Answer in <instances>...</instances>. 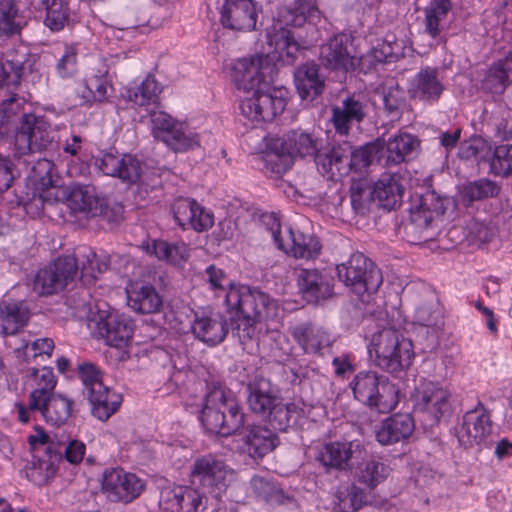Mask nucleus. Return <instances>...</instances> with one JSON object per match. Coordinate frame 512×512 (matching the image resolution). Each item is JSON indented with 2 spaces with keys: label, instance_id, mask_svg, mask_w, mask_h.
<instances>
[{
  "label": "nucleus",
  "instance_id": "nucleus-34",
  "mask_svg": "<svg viewBox=\"0 0 512 512\" xmlns=\"http://www.w3.org/2000/svg\"><path fill=\"white\" fill-rule=\"evenodd\" d=\"M365 117L364 105L354 96L347 97L342 106L332 108L331 121L336 133L347 135L353 122H361Z\"/></svg>",
  "mask_w": 512,
  "mask_h": 512
},
{
  "label": "nucleus",
  "instance_id": "nucleus-22",
  "mask_svg": "<svg viewBox=\"0 0 512 512\" xmlns=\"http://www.w3.org/2000/svg\"><path fill=\"white\" fill-rule=\"evenodd\" d=\"M297 283L303 298L310 303H318L333 295V285L328 275L318 269H299Z\"/></svg>",
  "mask_w": 512,
  "mask_h": 512
},
{
  "label": "nucleus",
  "instance_id": "nucleus-37",
  "mask_svg": "<svg viewBox=\"0 0 512 512\" xmlns=\"http://www.w3.org/2000/svg\"><path fill=\"white\" fill-rule=\"evenodd\" d=\"M72 404L71 399L60 394H52L45 397L40 405L30 409L40 411L46 423L59 427L71 417Z\"/></svg>",
  "mask_w": 512,
  "mask_h": 512
},
{
  "label": "nucleus",
  "instance_id": "nucleus-13",
  "mask_svg": "<svg viewBox=\"0 0 512 512\" xmlns=\"http://www.w3.org/2000/svg\"><path fill=\"white\" fill-rule=\"evenodd\" d=\"M412 397L414 412L427 416L433 422H438L451 407L450 391L437 382L421 381Z\"/></svg>",
  "mask_w": 512,
  "mask_h": 512
},
{
  "label": "nucleus",
  "instance_id": "nucleus-18",
  "mask_svg": "<svg viewBox=\"0 0 512 512\" xmlns=\"http://www.w3.org/2000/svg\"><path fill=\"white\" fill-rule=\"evenodd\" d=\"M172 211L176 223L183 229L204 232L214 224L213 213L191 198L176 199Z\"/></svg>",
  "mask_w": 512,
  "mask_h": 512
},
{
  "label": "nucleus",
  "instance_id": "nucleus-35",
  "mask_svg": "<svg viewBox=\"0 0 512 512\" xmlns=\"http://www.w3.org/2000/svg\"><path fill=\"white\" fill-rule=\"evenodd\" d=\"M248 406L252 412L267 419L280 398L272 391L270 383L260 379L248 385Z\"/></svg>",
  "mask_w": 512,
  "mask_h": 512
},
{
  "label": "nucleus",
  "instance_id": "nucleus-12",
  "mask_svg": "<svg viewBox=\"0 0 512 512\" xmlns=\"http://www.w3.org/2000/svg\"><path fill=\"white\" fill-rule=\"evenodd\" d=\"M78 273V260L75 256L57 258L40 269L33 282V289L39 295H52L62 291Z\"/></svg>",
  "mask_w": 512,
  "mask_h": 512
},
{
  "label": "nucleus",
  "instance_id": "nucleus-55",
  "mask_svg": "<svg viewBox=\"0 0 512 512\" xmlns=\"http://www.w3.org/2000/svg\"><path fill=\"white\" fill-rule=\"evenodd\" d=\"M54 341L51 338H37L25 342L21 347L15 350L17 358L29 362L38 357H50L54 349Z\"/></svg>",
  "mask_w": 512,
  "mask_h": 512
},
{
  "label": "nucleus",
  "instance_id": "nucleus-63",
  "mask_svg": "<svg viewBox=\"0 0 512 512\" xmlns=\"http://www.w3.org/2000/svg\"><path fill=\"white\" fill-rule=\"evenodd\" d=\"M152 133L155 139H163L172 131L179 122L163 111H154L151 114Z\"/></svg>",
  "mask_w": 512,
  "mask_h": 512
},
{
  "label": "nucleus",
  "instance_id": "nucleus-2",
  "mask_svg": "<svg viewBox=\"0 0 512 512\" xmlns=\"http://www.w3.org/2000/svg\"><path fill=\"white\" fill-rule=\"evenodd\" d=\"M316 11L308 0H294L290 5L279 8L277 17L267 28V43L274 49L277 58L293 64L301 49L300 44L288 27H300Z\"/></svg>",
  "mask_w": 512,
  "mask_h": 512
},
{
  "label": "nucleus",
  "instance_id": "nucleus-29",
  "mask_svg": "<svg viewBox=\"0 0 512 512\" xmlns=\"http://www.w3.org/2000/svg\"><path fill=\"white\" fill-rule=\"evenodd\" d=\"M414 431L410 414H395L382 421L376 430V439L381 445H390L407 439Z\"/></svg>",
  "mask_w": 512,
  "mask_h": 512
},
{
  "label": "nucleus",
  "instance_id": "nucleus-33",
  "mask_svg": "<svg viewBox=\"0 0 512 512\" xmlns=\"http://www.w3.org/2000/svg\"><path fill=\"white\" fill-rule=\"evenodd\" d=\"M110 90H112V85L105 74L92 75L76 84L75 103L86 105L104 102L108 99Z\"/></svg>",
  "mask_w": 512,
  "mask_h": 512
},
{
  "label": "nucleus",
  "instance_id": "nucleus-21",
  "mask_svg": "<svg viewBox=\"0 0 512 512\" xmlns=\"http://www.w3.org/2000/svg\"><path fill=\"white\" fill-rule=\"evenodd\" d=\"M95 165L103 174L129 183L136 182L141 174L140 162L132 155L105 153L96 159Z\"/></svg>",
  "mask_w": 512,
  "mask_h": 512
},
{
  "label": "nucleus",
  "instance_id": "nucleus-47",
  "mask_svg": "<svg viewBox=\"0 0 512 512\" xmlns=\"http://www.w3.org/2000/svg\"><path fill=\"white\" fill-rule=\"evenodd\" d=\"M81 262V281L84 284H93L98 275L104 273L110 264L106 254L98 255L90 248H85L79 255Z\"/></svg>",
  "mask_w": 512,
  "mask_h": 512
},
{
  "label": "nucleus",
  "instance_id": "nucleus-40",
  "mask_svg": "<svg viewBox=\"0 0 512 512\" xmlns=\"http://www.w3.org/2000/svg\"><path fill=\"white\" fill-rule=\"evenodd\" d=\"M418 145V140L412 135L401 133L384 143V149L380 150L381 157H385L387 165H398L407 161Z\"/></svg>",
  "mask_w": 512,
  "mask_h": 512
},
{
  "label": "nucleus",
  "instance_id": "nucleus-27",
  "mask_svg": "<svg viewBox=\"0 0 512 512\" xmlns=\"http://www.w3.org/2000/svg\"><path fill=\"white\" fill-rule=\"evenodd\" d=\"M364 452V445L357 439L349 442H332L323 447L320 461L328 467L345 469L353 456H361Z\"/></svg>",
  "mask_w": 512,
  "mask_h": 512
},
{
  "label": "nucleus",
  "instance_id": "nucleus-49",
  "mask_svg": "<svg viewBox=\"0 0 512 512\" xmlns=\"http://www.w3.org/2000/svg\"><path fill=\"white\" fill-rule=\"evenodd\" d=\"M67 204L74 212L94 215L98 201L92 187L76 185L69 191Z\"/></svg>",
  "mask_w": 512,
  "mask_h": 512
},
{
  "label": "nucleus",
  "instance_id": "nucleus-45",
  "mask_svg": "<svg viewBox=\"0 0 512 512\" xmlns=\"http://www.w3.org/2000/svg\"><path fill=\"white\" fill-rule=\"evenodd\" d=\"M39 10L45 13L43 23L52 32L63 30L69 22L68 0H40Z\"/></svg>",
  "mask_w": 512,
  "mask_h": 512
},
{
  "label": "nucleus",
  "instance_id": "nucleus-52",
  "mask_svg": "<svg viewBox=\"0 0 512 512\" xmlns=\"http://www.w3.org/2000/svg\"><path fill=\"white\" fill-rule=\"evenodd\" d=\"M450 10V0L431 1L429 7L426 9L425 15V29L431 37L436 38L440 34L442 22L445 20Z\"/></svg>",
  "mask_w": 512,
  "mask_h": 512
},
{
  "label": "nucleus",
  "instance_id": "nucleus-4",
  "mask_svg": "<svg viewBox=\"0 0 512 512\" xmlns=\"http://www.w3.org/2000/svg\"><path fill=\"white\" fill-rule=\"evenodd\" d=\"M368 352L374 364L390 374L407 370L415 357L412 341L393 328L373 334Z\"/></svg>",
  "mask_w": 512,
  "mask_h": 512
},
{
  "label": "nucleus",
  "instance_id": "nucleus-62",
  "mask_svg": "<svg viewBox=\"0 0 512 512\" xmlns=\"http://www.w3.org/2000/svg\"><path fill=\"white\" fill-rule=\"evenodd\" d=\"M185 486H167L161 490L159 505L165 512H181Z\"/></svg>",
  "mask_w": 512,
  "mask_h": 512
},
{
  "label": "nucleus",
  "instance_id": "nucleus-26",
  "mask_svg": "<svg viewBox=\"0 0 512 512\" xmlns=\"http://www.w3.org/2000/svg\"><path fill=\"white\" fill-rule=\"evenodd\" d=\"M350 145L347 142L334 146L330 151L316 157L318 171L330 179L349 173Z\"/></svg>",
  "mask_w": 512,
  "mask_h": 512
},
{
  "label": "nucleus",
  "instance_id": "nucleus-42",
  "mask_svg": "<svg viewBox=\"0 0 512 512\" xmlns=\"http://www.w3.org/2000/svg\"><path fill=\"white\" fill-rule=\"evenodd\" d=\"M444 209L442 203L434 194H427L419 199V202L411 208V226L418 231L427 229L436 216L442 215Z\"/></svg>",
  "mask_w": 512,
  "mask_h": 512
},
{
  "label": "nucleus",
  "instance_id": "nucleus-54",
  "mask_svg": "<svg viewBox=\"0 0 512 512\" xmlns=\"http://www.w3.org/2000/svg\"><path fill=\"white\" fill-rule=\"evenodd\" d=\"M384 149V141L376 140L359 149L352 150L350 146L349 172L351 169H361L381 158L380 150Z\"/></svg>",
  "mask_w": 512,
  "mask_h": 512
},
{
  "label": "nucleus",
  "instance_id": "nucleus-28",
  "mask_svg": "<svg viewBox=\"0 0 512 512\" xmlns=\"http://www.w3.org/2000/svg\"><path fill=\"white\" fill-rule=\"evenodd\" d=\"M297 92L303 100H313L322 94L324 78L319 73V66L314 62L300 65L294 72Z\"/></svg>",
  "mask_w": 512,
  "mask_h": 512
},
{
  "label": "nucleus",
  "instance_id": "nucleus-32",
  "mask_svg": "<svg viewBox=\"0 0 512 512\" xmlns=\"http://www.w3.org/2000/svg\"><path fill=\"white\" fill-rule=\"evenodd\" d=\"M275 147L285 150L293 161L296 157L313 156L317 151V140L302 130H292L282 138L275 139Z\"/></svg>",
  "mask_w": 512,
  "mask_h": 512
},
{
  "label": "nucleus",
  "instance_id": "nucleus-31",
  "mask_svg": "<svg viewBox=\"0 0 512 512\" xmlns=\"http://www.w3.org/2000/svg\"><path fill=\"white\" fill-rule=\"evenodd\" d=\"M92 414L101 421L108 420L120 407L122 397L104 384H94L88 394Z\"/></svg>",
  "mask_w": 512,
  "mask_h": 512
},
{
  "label": "nucleus",
  "instance_id": "nucleus-16",
  "mask_svg": "<svg viewBox=\"0 0 512 512\" xmlns=\"http://www.w3.org/2000/svg\"><path fill=\"white\" fill-rule=\"evenodd\" d=\"M491 429L490 415L485 407L478 403L474 409L464 414L461 424L456 428V436L461 446L473 448L485 442Z\"/></svg>",
  "mask_w": 512,
  "mask_h": 512
},
{
  "label": "nucleus",
  "instance_id": "nucleus-24",
  "mask_svg": "<svg viewBox=\"0 0 512 512\" xmlns=\"http://www.w3.org/2000/svg\"><path fill=\"white\" fill-rule=\"evenodd\" d=\"M191 331L198 340L215 346L221 343L228 333L227 321L220 313L196 314Z\"/></svg>",
  "mask_w": 512,
  "mask_h": 512
},
{
  "label": "nucleus",
  "instance_id": "nucleus-64",
  "mask_svg": "<svg viewBox=\"0 0 512 512\" xmlns=\"http://www.w3.org/2000/svg\"><path fill=\"white\" fill-rule=\"evenodd\" d=\"M442 318L441 310L433 304H423L416 309L414 320L420 326L433 327Z\"/></svg>",
  "mask_w": 512,
  "mask_h": 512
},
{
  "label": "nucleus",
  "instance_id": "nucleus-20",
  "mask_svg": "<svg viewBox=\"0 0 512 512\" xmlns=\"http://www.w3.org/2000/svg\"><path fill=\"white\" fill-rule=\"evenodd\" d=\"M444 90L439 70L426 66L414 75L408 91L411 98L433 104L441 98Z\"/></svg>",
  "mask_w": 512,
  "mask_h": 512
},
{
  "label": "nucleus",
  "instance_id": "nucleus-23",
  "mask_svg": "<svg viewBox=\"0 0 512 512\" xmlns=\"http://www.w3.org/2000/svg\"><path fill=\"white\" fill-rule=\"evenodd\" d=\"M291 336L304 353L313 355H322L334 342L327 330L311 323L293 327Z\"/></svg>",
  "mask_w": 512,
  "mask_h": 512
},
{
  "label": "nucleus",
  "instance_id": "nucleus-56",
  "mask_svg": "<svg viewBox=\"0 0 512 512\" xmlns=\"http://www.w3.org/2000/svg\"><path fill=\"white\" fill-rule=\"evenodd\" d=\"M500 187L489 179H479L464 185L462 196L469 202L479 201L499 194Z\"/></svg>",
  "mask_w": 512,
  "mask_h": 512
},
{
  "label": "nucleus",
  "instance_id": "nucleus-61",
  "mask_svg": "<svg viewBox=\"0 0 512 512\" xmlns=\"http://www.w3.org/2000/svg\"><path fill=\"white\" fill-rule=\"evenodd\" d=\"M491 172L498 176L512 174V145H500L495 148L491 159Z\"/></svg>",
  "mask_w": 512,
  "mask_h": 512
},
{
  "label": "nucleus",
  "instance_id": "nucleus-46",
  "mask_svg": "<svg viewBox=\"0 0 512 512\" xmlns=\"http://www.w3.org/2000/svg\"><path fill=\"white\" fill-rule=\"evenodd\" d=\"M304 416V409L296 403L283 404L281 399L267 417L274 430L286 431L289 427L295 426Z\"/></svg>",
  "mask_w": 512,
  "mask_h": 512
},
{
  "label": "nucleus",
  "instance_id": "nucleus-3",
  "mask_svg": "<svg viewBox=\"0 0 512 512\" xmlns=\"http://www.w3.org/2000/svg\"><path fill=\"white\" fill-rule=\"evenodd\" d=\"M200 419L208 432L226 437L243 426L244 413L229 390L212 383L207 387Z\"/></svg>",
  "mask_w": 512,
  "mask_h": 512
},
{
  "label": "nucleus",
  "instance_id": "nucleus-51",
  "mask_svg": "<svg viewBox=\"0 0 512 512\" xmlns=\"http://www.w3.org/2000/svg\"><path fill=\"white\" fill-rule=\"evenodd\" d=\"M162 142L176 153L186 152L200 145L199 135L188 129L183 123H178Z\"/></svg>",
  "mask_w": 512,
  "mask_h": 512
},
{
  "label": "nucleus",
  "instance_id": "nucleus-58",
  "mask_svg": "<svg viewBox=\"0 0 512 512\" xmlns=\"http://www.w3.org/2000/svg\"><path fill=\"white\" fill-rule=\"evenodd\" d=\"M390 474V468L378 460H369L360 470L359 480L370 488L376 487Z\"/></svg>",
  "mask_w": 512,
  "mask_h": 512
},
{
  "label": "nucleus",
  "instance_id": "nucleus-25",
  "mask_svg": "<svg viewBox=\"0 0 512 512\" xmlns=\"http://www.w3.org/2000/svg\"><path fill=\"white\" fill-rule=\"evenodd\" d=\"M126 293L128 306L137 313H156L162 307L161 295L150 284L132 282L128 285Z\"/></svg>",
  "mask_w": 512,
  "mask_h": 512
},
{
  "label": "nucleus",
  "instance_id": "nucleus-53",
  "mask_svg": "<svg viewBox=\"0 0 512 512\" xmlns=\"http://www.w3.org/2000/svg\"><path fill=\"white\" fill-rule=\"evenodd\" d=\"M365 493L355 485L340 487L335 494V505L338 512H354L365 503Z\"/></svg>",
  "mask_w": 512,
  "mask_h": 512
},
{
  "label": "nucleus",
  "instance_id": "nucleus-11",
  "mask_svg": "<svg viewBox=\"0 0 512 512\" xmlns=\"http://www.w3.org/2000/svg\"><path fill=\"white\" fill-rule=\"evenodd\" d=\"M250 95L240 101L241 114L254 123L272 121L281 114L287 104L281 91L259 88L250 91Z\"/></svg>",
  "mask_w": 512,
  "mask_h": 512
},
{
  "label": "nucleus",
  "instance_id": "nucleus-60",
  "mask_svg": "<svg viewBox=\"0 0 512 512\" xmlns=\"http://www.w3.org/2000/svg\"><path fill=\"white\" fill-rule=\"evenodd\" d=\"M24 99L13 93L0 102V131L6 130L10 122L24 107Z\"/></svg>",
  "mask_w": 512,
  "mask_h": 512
},
{
  "label": "nucleus",
  "instance_id": "nucleus-6",
  "mask_svg": "<svg viewBox=\"0 0 512 512\" xmlns=\"http://www.w3.org/2000/svg\"><path fill=\"white\" fill-rule=\"evenodd\" d=\"M189 476L194 486L217 499H221L238 479L237 472L229 464L211 453L194 459Z\"/></svg>",
  "mask_w": 512,
  "mask_h": 512
},
{
  "label": "nucleus",
  "instance_id": "nucleus-7",
  "mask_svg": "<svg viewBox=\"0 0 512 512\" xmlns=\"http://www.w3.org/2000/svg\"><path fill=\"white\" fill-rule=\"evenodd\" d=\"M54 133L44 115L24 113L15 130L14 149L18 156L40 153L53 146Z\"/></svg>",
  "mask_w": 512,
  "mask_h": 512
},
{
  "label": "nucleus",
  "instance_id": "nucleus-10",
  "mask_svg": "<svg viewBox=\"0 0 512 512\" xmlns=\"http://www.w3.org/2000/svg\"><path fill=\"white\" fill-rule=\"evenodd\" d=\"M262 222L271 225L268 229L276 246L286 254L299 259H315L320 255L321 244L310 234L289 227L285 238L281 235L280 222L274 214L262 216Z\"/></svg>",
  "mask_w": 512,
  "mask_h": 512
},
{
  "label": "nucleus",
  "instance_id": "nucleus-38",
  "mask_svg": "<svg viewBox=\"0 0 512 512\" xmlns=\"http://www.w3.org/2000/svg\"><path fill=\"white\" fill-rule=\"evenodd\" d=\"M28 20L16 0H0V36L11 38L20 35Z\"/></svg>",
  "mask_w": 512,
  "mask_h": 512
},
{
  "label": "nucleus",
  "instance_id": "nucleus-5",
  "mask_svg": "<svg viewBox=\"0 0 512 512\" xmlns=\"http://www.w3.org/2000/svg\"><path fill=\"white\" fill-rule=\"evenodd\" d=\"M350 387L356 400L378 413H390L399 403L398 385L376 371L357 373Z\"/></svg>",
  "mask_w": 512,
  "mask_h": 512
},
{
  "label": "nucleus",
  "instance_id": "nucleus-15",
  "mask_svg": "<svg viewBox=\"0 0 512 512\" xmlns=\"http://www.w3.org/2000/svg\"><path fill=\"white\" fill-rule=\"evenodd\" d=\"M145 488L144 482L135 474L120 468L104 472L101 489L111 502L130 503L137 499Z\"/></svg>",
  "mask_w": 512,
  "mask_h": 512
},
{
  "label": "nucleus",
  "instance_id": "nucleus-14",
  "mask_svg": "<svg viewBox=\"0 0 512 512\" xmlns=\"http://www.w3.org/2000/svg\"><path fill=\"white\" fill-rule=\"evenodd\" d=\"M319 58L327 69L342 72L354 71L360 63L351 37L344 33L336 34L322 44Z\"/></svg>",
  "mask_w": 512,
  "mask_h": 512
},
{
  "label": "nucleus",
  "instance_id": "nucleus-50",
  "mask_svg": "<svg viewBox=\"0 0 512 512\" xmlns=\"http://www.w3.org/2000/svg\"><path fill=\"white\" fill-rule=\"evenodd\" d=\"M26 59V52H16L8 55L5 61H0V87L19 83L27 68Z\"/></svg>",
  "mask_w": 512,
  "mask_h": 512
},
{
  "label": "nucleus",
  "instance_id": "nucleus-19",
  "mask_svg": "<svg viewBox=\"0 0 512 512\" xmlns=\"http://www.w3.org/2000/svg\"><path fill=\"white\" fill-rule=\"evenodd\" d=\"M94 335L109 346L121 348L133 336V322L125 315L108 313L96 322Z\"/></svg>",
  "mask_w": 512,
  "mask_h": 512
},
{
  "label": "nucleus",
  "instance_id": "nucleus-17",
  "mask_svg": "<svg viewBox=\"0 0 512 512\" xmlns=\"http://www.w3.org/2000/svg\"><path fill=\"white\" fill-rule=\"evenodd\" d=\"M257 19L258 8L254 0H224L220 9V22L231 30L252 31Z\"/></svg>",
  "mask_w": 512,
  "mask_h": 512
},
{
  "label": "nucleus",
  "instance_id": "nucleus-48",
  "mask_svg": "<svg viewBox=\"0 0 512 512\" xmlns=\"http://www.w3.org/2000/svg\"><path fill=\"white\" fill-rule=\"evenodd\" d=\"M161 92V85L153 76L148 75L138 86L127 90L126 98L136 106L146 107L155 105Z\"/></svg>",
  "mask_w": 512,
  "mask_h": 512
},
{
  "label": "nucleus",
  "instance_id": "nucleus-1",
  "mask_svg": "<svg viewBox=\"0 0 512 512\" xmlns=\"http://www.w3.org/2000/svg\"><path fill=\"white\" fill-rule=\"evenodd\" d=\"M225 304L230 313L233 335L242 344L254 339L258 324L273 318L278 305L267 293L246 285L231 283L225 296Z\"/></svg>",
  "mask_w": 512,
  "mask_h": 512
},
{
  "label": "nucleus",
  "instance_id": "nucleus-36",
  "mask_svg": "<svg viewBox=\"0 0 512 512\" xmlns=\"http://www.w3.org/2000/svg\"><path fill=\"white\" fill-rule=\"evenodd\" d=\"M403 186L397 174H382L374 184L371 195L385 209L391 210L401 203Z\"/></svg>",
  "mask_w": 512,
  "mask_h": 512
},
{
  "label": "nucleus",
  "instance_id": "nucleus-57",
  "mask_svg": "<svg viewBox=\"0 0 512 512\" xmlns=\"http://www.w3.org/2000/svg\"><path fill=\"white\" fill-rule=\"evenodd\" d=\"M275 139L270 144L269 151L264 156V167L266 172L279 176L288 171L293 162L284 149L275 147Z\"/></svg>",
  "mask_w": 512,
  "mask_h": 512
},
{
  "label": "nucleus",
  "instance_id": "nucleus-44",
  "mask_svg": "<svg viewBox=\"0 0 512 512\" xmlns=\"http://www.w3.org/2000/svg\"><path fill=\"white\" fill-rule=\"evenodd\" d=\"M510 83H512V51L489 67L483 79V87L492 93H500Z\"/></svg>",
  "mask_w": 512,
  "mask_h": 512
},
{
  "label": "nucleus",
  "instance_id": "nucleus-8",
  "mask_svg": "<svg viewBox=\"0 0 512 512\" xmlns=\"http://www.w3.org/2000/svg\"><path fill=\"white\" fill-rule=\"evenodd\" d=\"M337 275L346 287L358 295L374 293L382 284L380 270L362 253H353L336 267Z\"/></svg>",
  "mask_w": 512,
  "mask_h": 512
},
{
  "label": "nucleus",
  "instance_id": "nucleus-30",
  "mask_svg": "<svg viewBox=\"0 0 512 512\" xmlns=\"http://www.w3.org/2000/svg\"><path fill=\"white\" fill-rule=\"evenodd\" d=\"M244 451L252 458H263L278 445L277 436L268 428L252 426L242 438Z\"/></svg>",
  "mask_w": 512,
  "mask_h": 512
},
{
  "label": "nucleus",
  "instance_id": "nucleus-41",
  "mask_svg": "<svg viewBox=\"0 0 512 512\" xmlns=\"http://www.w3.org/2000/svg\"><path fill=\"white\" fill-rule=\"evenodd\" d=\"M142 248L147 254L171 264H181L189 257V248L183 242L168 243L163 240H150L143 242Z\"/></svg>",
  "mask_w": 512,
  "mask_h": 512
},
{
  "label": "nucleus",
  "instance_id": "nucleus-9",
  "mask_svg": "<svg viewBox=\"0 0 512 512\" xmlns=\"http://www.w3.org/2000/svg\"><path fill=\"white\" fill-rule=\"evenodd\" d=\"M274 65L268 55L255 54L234 60L230 66V78L238 90L246 93L268 88L272 81Z\"/></svg>",
  "mask_w": 512,
  "mask_h": 512
},
{
  "label": "nucleus",
  "instance_id": "nucleus-43",
  "mask_svg": "<svg viewBox=\"0 0 512 512\" xmlns=\"http://www.w3.org/2000/svg\"><path fill=\"white\" fill-rule=\"evenodd\" d=\"M28 381L33 387L30 393V407H37L45 397L52 395L57 382L52 368L46 366L40 369L31 368Z\"/></svg>",
  "mask_w": 512,
  "mask_h": 512
},
{
  "label": "nucleus",
  "instance_id": "nucleus-39",
  "mask_svg": "<svg viewBox=\"0 0 512 512\" xmlns=\"http://www.w3.org/2000/svg\"><path fill=\"white\" fill-rule=\"evenodd\" d=\"M30 318V311L22 301L0 303V325L5 335H13L23 328Z\"/></svg>",
  "mask_w": 512,
  "mask_h": 512
},
{
  "label": "nucleus",
  "instance_id": "nucleus-59",
  "mask_svg": "<svg viewBox=\"0 0 512 512\" xmlns=\"http://www.w3.org/2000/svg\"><path fill=\"white\" fill-rule=\"evenodd\" d=\"M78 47L76 44H66L63 53L56 63V72L61 78L74 76L78 71Z\"/></svg>",
  "mask_w": 512,
  "mask_h": 512
}]
</instances>
